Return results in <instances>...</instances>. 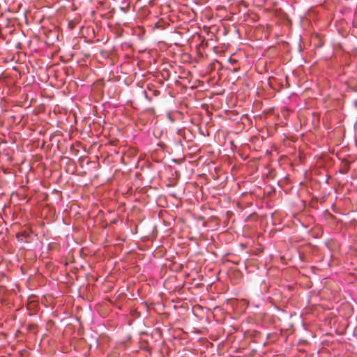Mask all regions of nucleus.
Here are the masks:
<instances>
[{
    "instance_id": "nucleus-1",
    "label": "nucleus",
    "mask_w": 357,
    "mask_h": 357,
    "mask_svg": "<svg viewBox=\"0 0 357 357\" xmlns=\"http://www.w3.org/2000/svg\"><path fill=\"white\" fill-rule=\"evenodd\" d=\"M27 235L26 234H22V238H26ZM21 241H23V238H20Z\"/></svg>"
}]
</instances>
